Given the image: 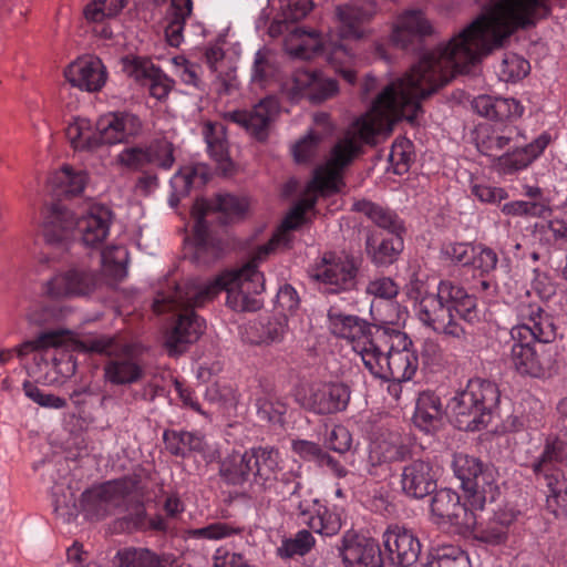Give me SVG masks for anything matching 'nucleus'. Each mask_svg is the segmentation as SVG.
Masks as SVG:
<instances>
[{"label":"nucleus","mask_w":567,"mask_h":567,"mask_svg":"<svg viewBox=\"0 0 567 567\" xmlns=\"http://www.w3.org/2000/svg\"><path fill=\"white\" fill-rule=\"evenodd\" d=\"M476 1L483 7L488 4L476 20L385 85L371 109L353 122V156L363 143H372L380 133H390L394 122H414L421 112V100L501 48L516 29L532 25L549 12L546 0Z\"/></svg>","instance_id":"f257e3e1"},{"label":"nucleus","mask_w":567,"mask_h":567,"mask_svg":"<svg viewBox=\"0 0 567 567\" xmlns=\"http://www.w3.org/2000/svg\"><path fill=\"white\" fill-rule=\"evenodd\" d=\"M316 204L313 197L300 199L286 215L280 228L269 241L256 249L251 259L241 268L228 270L213 279H188L177 290V297L188 305L204 306L212 301L220 291L227 292V306L235 311H256L262 302L258 297L265 290L264 274L258 270L259 264L279 246L289 243L288 231L305 223V214Z\"/></svg>","instance_id":"f03ea898"},{"label":"nucleus","mask_w":567,"mask_h":567,"mask_svg":"<svg viewBox=\"0 0 567 567\" xmlns=\"http://www.w3.org/2000/svg\"><path fill=\"white\" fill-rule=\"evenodd\" d=\"M517 323L511 329L514 343L511 362L523 377L544 379L556 369L555 354L550 349L538 350L532 342L550 343L557 337L554 319L542 307L538 296L526 292L514 306Z\"/></svg>","instance_id":"7ed1b4c3"},{"label":"nucleus","mask_w":567,"mask_h":567,"mask_svg":"<svg viewBox=\"0 0 567 567\" xmlns=\"http://www.w3.org/2000/svg\"><path fill=\"white\" fill-rule=\"evenodd\" d=\"M369 372L382 380L405 382L419 368V357L408 336L399 330L382 331L362 359Z\"/></svg>","instance_id":"20e7f679"},{"label":"nucleus","mask_w":567,"mask_h":567,"mask_svg":"<svg viewBox=\"0 0 567 567\" xmlns=\"http://www.w3.org/2000/svg\"><path fill=\"white\" fill-rule=\"evenodd\" d=\"M63 342L61 331H47L34 340L25 341L17 347V355L23 359L27 354L35 352L30 374L47 385L62 384L71 378L76 370V364L71 354L64 351H51Z\"/></svg>","instance_id":"39448f33"},{"label":"nucleus","mask_w":567,"mask_h":567,"mask_svg":"<svg viewBox=\"0 0 567 567\" xmlns=\"http://www.w3.org/2000/svg\"><path fill=\"white\" fill-rule=\"evenodd\" d=\"M80 348L112 359L104 365V380L113 385H128L142 380L145 365L142 349L136 344L122 343L110 336L89 337L80 342Z\"/></svg>","instance_id":"423d86ee"},{"label":"nucleus","mask_w":567,"mask_h":567,"mask_svg":"<svg viewBox=\"0 0 567 567\" xmlns=\"http://www.w3.org/2000/svg\"><path fill=\"white\" fill-rule=\"evenodd\" d=\"M498 402L497 385L476 378L470 380L466 388L451 399L449 409L456 417L460 429L480 431L492 422Z\"/></svg>","instance_id":"0eeeda50"},{"label":"nucleus","mask_w":567,"mask_h":567,"mask_svg":"<svg viewBox=\"0 0 567 567\" xmlns=\"http://www.w3.org/2000/svg\"><path fill=\"white\" fill-rule=\"evenodd\" d=\"M186 282L187 280L177 284L167 292H159L153 303V309L157 313L181 311L177 321L165 337V347L171 355L183 353L190 343L199 339L205 329L204 320L194 312L198 306L188 305L186 300L177 297V290Z\"/></svg>","instance_id":"6e6552de"},{"label":"nucleus","mask_w":567,"mask_h":567,"mask_svg":"<svg viewBox=\"0 0 567 567\" xmlns=\"http://www.w3.org/2000/svg\"><path fill=\"white\" fill-rule=\"evenodd\" d=\"M452 466L471 507L483 509L487 499H495L498 488L493 467L483 465L478 458L464 453L454 455Z\"/></svg>","instance_id":"1a4fd4ad"},{"label":"nucleus","mask_w":567,"mask_h":567,"mask_svg":"<svg viewBox=\"0 0 567 567\" xmlns=\"http://www.w3.org/2000/svg\"><path fill=\"white\" fill-rule=\"evenodd\" d=\"M247 208L245 200L230 195L219 194L215 200L209 203L205 199H197L192 208L195 233V258L198 261L209 262L218 257L217 247L208 241L207 225L205 216L209 210H218L227 216H240Z\"/></svg>","instance_id":"9d476101"},{"label":"nucleus","mask_w":567,"mask_h":567,"mask_svg":"<svg viewBox=\"0 0 567 567\" xmlns=\"http://www.w3.org/2000/svg\"><path fill=\"white\" fill-rule=\"evenodd\" d=\"M358 267L348 255L326 254L313 264L309 277L328 293H339L354 288Z\"/></svg>","instance_id":"9b49d317"},{"label":"nucleus","mask_w":567,"mask_h":567,"mask_svg":"<svg viewBox=\"0 0 567 567\" xmlns=\"http://www.w3.org/2000/svg\"><path fill=\"white\" fill-rule=\"evenodd\" d=\"M327 318L329 331L338 338L346 339L361 360L375 341V336L382 332H373L365 320L346 313L336 306L329 308Z\"/></svg>","instance_id":"f8f14e48"},{"label":"nucleus","mask_w":567,"mask_h":567,"mask_svg":"<svg viewBox=\"0 0 567 567\" xmlns=\"http://www.w3.org/2000/svg\"><path fill=\"white\" fill-rule=\"evenodd\" d=\"M431 513L435 524L454 527L456 532L466 534L474 532L477 519L474 508L468 509L460 502L457 493L450 488L436 491L431 499Z\"/></svg>","instance_id":"ddd939ff"},{"label":"nucleus","mask_w":567,"mask_h":567,"mask_svg":"<svg viewBox=\"0 0 567 567\" xmlns=\"http://www.w3.org/2000/svg\"><path fill=\"white\" fill-rule=\"evenodd\" d=\"M416 316L424 326L447 339L460 343L467 340L463 326L454 320L453 315L436 295H426L421 298L416 306Z\"/></svg>","instance_id":"4468645a"},{"label":"nucleus","mask_w":567,"mask_h":567,"mask_svg":"<svg viewBox=\"0 0 567 567\" xmlns=\"http://www.w3.org/2000/svg\"><path fill=\"white\" fill-rule=\"evenodd\" d=\"M96 282L95 272L83 268H71L47 280L43 284V290L52 299L83 297L94 290Z\"/></svg>","instance_id":"2eb2a0df"},{"label":"nucleus","mask_w":567,"mask_h":567,"mask_svg":"<svg viewBox=\"0 0 567 567\" xmlns=\"http://www.w3.org/2000/svg\"><path fill=\"white\" fill-rule=\"evenodd\" d=\"M524 140L522 131L511 123H499L493 125H478L476 128V147L488 157L498 162V156Z\"/></svg>","instance_id":"dca6fc26"},{"label":"nucleus","mask_w":567,"mask_h":567,"mask_svg":"<svg viewBox=\"0 0 567 567\" xmlns=\"http://www.w3.org/2000/svg\"><path fill=\"white\" fill-rule=\"evenodd\" d=\"M350 400V389L341 382L315 384L302 399V406L316 414L343 411Z\"/></svg>","instance_id":"f3484780"},{"label":"nucleus","mask_w":567,"mask_h":567,"mask_svg":"<svg viewBox=\"0 0 567 567\" xmlns=\"http://www.w3.org/2000/svg\"><path fill=\"white\" fill-rule=\"evenodd\" d=\"M410 455L409 446L399 433H388L377 439L370 447L368 472L373 476H386L390 463L403 461Z\"/></svg>","instance_id":"a211bd4d"},{"label":"nucleus","mask_w":567,"mask_h":567,"mask_svg":"<svg viewBox=\"0 0 567 567\" xmlns=\"http://www.w3.org/2000/svg\"><path fill=\"white\" fill-rule=\"evenodd\" d=\"M124 495L122 482L109 481L86 489L82 494L81 507L90 519H101L120 504Z\"/></svg>","instance_id":"6ab92c4d"},{"label":"nucleus","mask_w":567,"mask_h":567,"mask_svg":"<svg viewBox=\"0 0 567 567\" xmlns=\"http://www.w3.org/2000/svg\"><path fill=\"white\" fill-rule=\"evenodd\" d=\"M383 546L392 564L399 567L413 565L421 553V544L412 530L391 525L383 533Z\"/></svg>","instance_id":"aec40b11"},{"label":"nucleus","mask_w":567,"mask_h":567,"mask_svg":"<svg viewBox=\"0 0 567 567\" xmlns=\"http://www.w3.org/2000/svg\"><path fill=\"white\" fill-rule=\"evenodd\" d=\"M96 130L101 144L114 145L126 143L131 138L141 135L143 123L141 118L133 113H107L99 118Z\"/></svg>","instance_id":"412c9836"},{"label":"nucleus","mask_w":567,"mask_h":567,"mask_svg":"<svg viewBox=\"0 0 567 567\" xmlns=\"http://www.w3.org/2000/svg\"><path fill=\"white\" fill-rule=\"evenodd\" d=\"M377 11L373 0H354L336 8V19L339 23L341 39L359 40L368 34L362 24L369 21Z\"/></svg>","instance_id":"4be33fe9"},{"label":"nucleus","mask_w":567,"mask_h":567,"mask_svg":"<svg viewBox=\"0 0 567 567\" xmlns=\"http://www.w3.org/2000/svg\"><path fill=\"white\" fill-rule=\"evenodd\" d=\"M276 100L267 97L254 105L249 111H234L227 114L233 123L244 127L250 135L259 141L268 136L269 127L278 114Z\"/></svg>","instance_id":"5701e85b"},{"label":"nucleus","mask_w":567,"mask_h":567,"mask_svg":"<svg viewBox=\"0 0 567 567\" xmlns=\"http://www.w3.org/2000/svg\"><path fill=\"white\" fill-rule=\"evenodd\" d=\"M64 76L74 87L86 92H97L105 85L107 72L100 58L84 55L69 64Z\"/></svg>","instance_id":"b1692460"},{"label":"nucleus","mask_w":567,"mask_h":567,"mask_svg":"<svg viewBox=\"0 0 567 567\" xmlns=\"http://www.w3.org/2000/svg\"><path fill=\"white\" fill-rule=\"evenodd\" d=\"M347 567H383L378 544L354 533H346L339 547Z\"/></svg>","instance_id":"393cba45"},{"label":"nucleus","mask_w":567,"mask_h":567,"mask_svg":"<svg viewBox=\"0 0 567 567\" xmlns=\"http://www.w3.org/2000/svg\"><path fill=\"white\" fill-rule=\"evenodd\" d=\"M437 473L427 460H414L403 466L401 473L402 492L413 498H423L435 491Z\"/></svg>","instance_id":"a878e982"},{"label":"nucleus","mask_w":567,"mask_h":567,"mask_svg":"<svg viewBox=\"0 0 567 567\" xmlns=\"http://www.w3.org/2000/svg\"><path fill=\"white\" fill-rule=\"evenodd\" d=\"M291 83V91L295 95L305 96L312 103L323 102L339 92V85L334 79L310 70L295 71Z\"/></svg>","instance_id":"bb28decb"},{"label":"nucleus","mask_w":567,"mask_h":567,"mask_svg":"<svg viewBox=\"0 0 567 567\" xmlns=\"http://www.w3.org/2000/svg\"><path fill=\"white\" fill-rule=\"evenodd\" d=\"M433 33V27L423 11L408 9L401 12L392 23L390 40L395 47L406 48L416 39Z\"/></svg>","instance_id":"cd10ccee"},{"label":"nucleus","mask_w":567,"mask_h":567,"mask_svg":"<svg viewBox=\"0 0 567 567\" xmlns=\"http://www.w3.org/2000/svg\"><path fill=\"white\" fill-rule=\"evenodd\" d=\"M524 140L512 145L496 162V168L502 174H513L520 169L526 168L533 161L539 157L550 142L548 134L543 133L529 144H525Z\"/></svg>","instance_id":"c85d7f7f"},{"label":"nucleus","mask_w":567,"mask_h":567,"mask_svg":"<svg viewBox=\"0 0 567 567\" xmlns=\"http://www.w3.org/2000/svg\"><path fill=\"white\" fill-rule=\"evenodd\" d=\"M251 483L259 491H270L281 471L278 450L269 446L254 447Z\"/></svg>","instance_id":"c756f323"},{"label":"nucleus","mask_w":567,"mask_h":567,"mask_svg":"<svg viewBox=\"0 0 567 567\" xmlns=\"http://www.w3.org/2000/svg\"><path fill=\"white\" fill-rule=\"evenodd\" d=\"M75 223L73 212L60 204L45 207L42 212V233L50 244L68 239L75 230Z\"/></svg>","instance_id":"7c9ffc66"},{"label":"nucleus","mask_w":567,"mask_h":567,"mask_svg":"<svg viewBox=\"0 0 567 567\" xmlns=\"http://www.w3.org/2000/svg\"><path fill=\"white\" fill-rule=\"evenodd\" d=\"M284 40L286 52L296 59L310 60L323 54L326 49V39H322L316 30L305 28H293L286 31Z\"/></svg>","instance_id":"2f4dec72"},{"label":"nucleus","mask_w":567,"mask_h":567,"mask_svg":"<svg viewBox=\"0 0 567 567\" xmlns=\"http://www.w3.org/2000/svg\"><path fill=\"white\" fill-rule=\"evenodd\" d=\"M111 217V212L104 207H92L87 214L76 217L75 229L85 246L96 247L105 240Z\"/></svg>","instance_id":"473e14b6"},{"label":"nucleus","mask_w":567,"mask_h":567,"mask_svg":"<svg viewBox=\"0 0 567 567\" xmlns=\"http://www.w3.org/2000/svg\"><path fill=\"white\" fill-rule=\"evenodd\" d=\"M436 296L443 302L449 312L455 311L463 320L472 322L477 319V306L474 296L463 287L452 281H441Z\"/></svg>","instance_id":"72a5a7b5"},{"label":"nucleus","mask_w":567,"mask_h":567,"mask_svg":"<svg viewBox=\"0 0 567 567\" xmlns=\"http://www.w3.org/2000/svg\"><path fill=\"white\" fill-rule=\"evenodd\" d=\"M163 437L166 449L177 456L197 452L207 462H213L218 455L215 447L207 446L203 436L192 432L165 431Z\"/></svg>","instance_id":"f704fd0d"},{"label":"nucleus","mask_w":567,"mask_h":567,"mask_svg":"<svg viewBox=\"0 0 567 567\" xmlns=\"http://www.w3.org/2000/svg\"><path fill=\"white\" fill-rule=\"evenodd\" d=\"M254 447L244 452L233 451L227 454L219 465V474L227 484L243 485L251 481V460Z\"/></svg>","instance_id":"c9c22d12"},{"label":"nucleus","mask_w":567,"mask_h":567,"mask_svg":"<svg viewBox=\"0 0 567 567\" xmlns=\"http://www.w3.org/2000/svg\"><path fill=\"white\" fill-rule=\"evenodd\" d=\"M203 135L207 144V151L216 162L218 169L225 175L229 174L233 171V162L228 154L224 125L207 122L203 126Z\"/></svg>","instance_id":"e433bc0d"},{"label":"nucleus","mask_w":567,"mask_h":567,"mask_svg":"<svg viewBox=\"0 0 567 567\" xmlns=\"http://www.w3.org/2000/svg\"><path fill=\"white\" fill-rule=\"evenodd\" d=\"M291 481L289 477H284L287 484H291V491L286 499L288 511L300 524L308 525L319 502L305 491L301 481L296 475L291 474Z\"/></svg>","instance_id":"4c0bfd02"},{"label":"nucleus","mask_w":567,"mask_h":567,"mask_svg":"<svg viewBox=\"0 0 567 567\" xmlns=\"http://www.w3.org/2000/svg\"><path fill=\"white\" fill-rule=\"evenodd\" d=\"M280 12L269 27V34L277 37L289 30V23L305 19L313 9L312 0H279Z\"/></svg>","instance_id":"58836bf2"},{"label":"nucleus","mask_w":567,"mask_h":567,"mask_svg":"<svg viewBox=\"0 0 567 567\" xmlns=\"http://www.w3.org/2000/svg\"><path fill=\"white\" fill-rule=\"evenodd\" d=\"M442 417V404L434 393L422 392L415 405L413 422L420 430L429 433L439 427Z\"/></svg>","instance_id":"ea45409f"},{"label":"nucleus","mask_w":567,"mask_h":567,"mask_svg":"<svg viewBox=\"0 0 567 567\" xmlns=\"http://www.w3.org/2000/svg\"><path fill=\"white\" fill-rule=\"evenodd\" d=\"M89 175L83 169H74L69 165L62 166L49 177V184L58 194L78 195L83 192Z\"/></svg>","instance_id":"a19ab883"},{"label":"nucleus","mask_w":567,"mask_h":567,"mask_svg":"<svg viewBox=\"0 0 567 567\" xmlns=\"http://www.w3.org/2000/svg\"><path fill=\"white\" fill-rule=\"evenodd\" d=\"M403 249L401 235H390L380 241L371 235L367 239V251L372 261L378 266L392 264Z\"/></svg>","instance_id":"79ce46f5"},{"label":"nucleus","mask_w":567,"mask_h":567,"mask_svg":"<svg viewBox=\"0 0 567 567\" xmlns=\"http://www.w3.org/2000/svg\"><path fill=\"white\" fill-rule=\"evenodd\" d=\"M66 137L72 147L79 151H91L101 144L96 126L85 117H76L68 125Z\"/></svg>","instance_id":"37998d69"},{"label":"nucleus","mask_w":567,"mask_h":567,"mask_svg":"<svg viewBox=\"0 0 567 567\" xmlns=\"http://www.w3.org/2000/svg\"><path fill=\"white\" fill-rule=\"evenodd\" d=\"M209 171L205 164L184 166L171 178V186L178 196L187 195L193 187H199L208 181Z\"/></svg>","instance_id":"c03bdc74"},{"label":"nucleus","mask_w":567,"mask_h":567,"mask_svg":"<svg viewBox=\"0 0 567 567\" xmlns=\"http://www.w3.org/2000/svg\"><path fill=\"white\" fill-rule=\"evenodd\" d=\"M354 207L378 227L388 230L389 236L401 234L402 221L394 212L367 200L357 203Z\"/></svg>","instance_id":"a18cd8bd"},{"label":"nucleus","mask_w":567,"mask_h":567,"mask_svg":"<svg viewBox=\"0 0 567 567\" xmlns=\"http://www.w3.org/2000/svg\"><path fill=\"white\" fill-rule=\"evenodd\" d=\"M118 567H165L162 555L144 548L128 547L121 549L115 556Z\"/></svg>","instance_id":"49530a36"},{"label":"nucleus","mask_w":567,"mask_h":567,"mask_svg":"<svg viewBox=\"0 0 567 567\" xmlns=\"http://www.w3.org/2000/svg\"><path fill=\"white\" fill-rule=\"evenodd\" d=\"M307 526L320 535H336L342 526L341 512L337 506L328 507L318 504L313 516Z\"/></svg>","instance_id":"de8ad7c7"},{"label":"nucleus","mask_w":567,"mask_h":567,"mask_svg":"<svg viewBox=\"0 0 567 567\" xmlns=\"http://www.w3.org/2000/svg\"><path fill=\"white\" fill-rule=\"evenodd\" d=\"M323 55L328 61L333 64L343 79L352 84L355 81V72L351 69H341V65H347L353 60V54L348 50L346 45L336 41L333 34L330 32L326 38V49Z\"/></svg>","instance_id":"09e8293b"},{"label":"nucleus","mask_w":567,"mask_h":567,"mask_svg":"<svg viewBox=\"0 0 567 567\" xmlns=\"http://www.w3.org/2000/svg\"><path fill=\"white\" fill-rule=\"evenodd\" d=\"M288 333L287 318L285 316L274 317L267 323L260 326L257 336L247 333V341L256 346H271L284 341Z\"/></svg>","instance_id":"8fccbe9b"},{"label":"nucleus","mask_w":567,"mask_h":567,"mask_svg":"<svg viewBox=\"0 0 567 567\" xmlns=\"http://www.w3.org/2000/svg\"><path fill=\"white\" fill-rule=\"evenodd\" d=\"M567 463V444L560 440L547 442L542 454L533 463V471L539 475L542 472L556 471L557 464Z\"/></svg>","instance_id":"3c124183"},{"label":"nucleus","mask_w":567,"mask_h":567,"mask_svg":"<svg viewBox=\"0 0 567 567\" xmlns=\"http://www.w3.org/2000/svg\"><path fill=\"white\" fill-rule=\"evenodd\" d=\"M128 252L122 246H112L101 254L102 268L106 276L122 280L127 275Z\"/></svg>","instance_id":"603ef678"},{"label":"nucleus","mask_w":567,"mask_h":567,"mask_svg":"<svg viewBox=\"0 0 567 567\" xmlns=\"http://www.w3.org/2000/svg\"><path fill=\"white\" fill-rule=\"evenodd\" d=\"M529 70L527 60L515 53H506L497 68V75L504 82H516L525 78Z\"/></svg>","instance_id":"864d4df0"},{"label":"nucleus","mask_w":567,"mask_h":567,"mask_svg":"<svg viewBox=\"0 0 567 567\" xmlns=\"http://www.w3.org/2000/svg\"><path fill=\"white\" fill-rule=\"evenodd\" d=\"M315 537L306 529L299 530L295 537L281 542L277 548V554L281 558H291L293 556H303L315 546Z\"/></svg>","instance_id":"5fc2aeb1"},{"label":"nucleus","mask_w":567,"mask_h":567,"mask_svg":"<svg viewBox=\"0 0 567 567\" xmlns=\"http://www.w3.org/2000/svg\"><path fill=\"white\" fill-rule=\"evenodd\" d=\"M128 0H93L84 8V17L90 22H102L117 16Z\"/></svg>","instance_id":"6e6d98bb"},{"label":"nucleus","mask_w":567,"mask_h":567,"mask_svg":"<svg viewBox=\"0 0 567 567\" xmlns=\"http://www.w3.org/2000/svg\"><path fill=\"white\" fill-rule=\"evenodd\" d=\"M148 165L168 171L175 163L174 146L165 140H155L146 145Z\"/></svg>","instance_id":"4d7b16f0"},{"label":"nucleus","mask_w":567,"mask_h":567,"mask_svg":"<svg viewBox=\"0 0 567 567\" xmlns=\"http://www.w3.org/2000/svg\"><path fill=\"white\" fill-rule=\"evenodd\" d=\"M243 528L227 522H214L207 526L189 530L194 539L221 540L238 535Z\"/></svg>","instance_id":"13d9d810"},{"label":"nucleus","mask_w":567,"mask_h":567,"mask_svg":"<svg viewBox=\"0 0 567 567\" xmlns=\"http://www.w3.org/2000/svg\"><path fill=\"white\" fill-rule=\"evenodd\" d=\"M371 313L374 320L381 324L400 326L406 318V310L393 301L384 305L372 302Z\"/></svg>","instance_id":"bf43d9fd"},{"label":"nucleus","mask_w":567,"mask_h":567,"mask_svg":"<svg viewBox=\"0 0 567 567\" xmlns=\"http://www.w3.org/2000/svg\"><path fill=\"white\" fill-rule=\"evenodd\" d=\"M122 70L127 76L145 84L157 68L148 59L125 56L122 59Z\"/></svg>","instance_id":"052dcab7"},{"label":"nucleus","mask_w":567,"mask_h":567,"mask_svg":"<svg viewBox=\"0 0 567 567\" xmlns=\"http://www.w3.org/2000/svg\"><path fill=\"white\" fill-rule=\"evenodd\" d=\"M502 212L512 216L545 217L550 212L548 205L537 200H514L503 205Z\"/></svg>","instance_id":"680f3d73"},{"label":"nucleus","mask_w":567,"mask_h":567,"mask_svg":"<svg viewBox=\"0 0 567 567\" xmlns=\"http://www.w3.org/2000/svg\"><path fill=\"white\" fill-rule=\"evenodd\" d=\"M121 167L130 171H141L148 165L147 151L145 146H131L123 148L115 157Z\"/></svg>","instance_id":"e2e57ef3"},{"label":"nucleus","mask_w":567,"mask_h":567,"mask_svg":"<svg viewBox=\"0 0 567 567\" xmlns=\"http://www.w3.org/2000/svg\"><path fill=\"white\" fill-rule=\"evenodd\" d=\"M426 567H471V561L464 550L457 547H446Z\"/></svg>","instance_id":"0e129e2a"},{"label":"nucleus","mask_w":567,"mask_h":567,"mask_svg":"<svg viewBox=\"0 0 567 567\" xmlns=\"http://www.w3.org/2000/svg\"><path fill=\"white\" fill-rule=\"evenodd\" d=\"M399 285L390 277H377L371 279L365 292L378 299L392 301L399 293Z\"/></svg>","instance_id":"69168bd1"},{"label":"nucleus","mask_w":567,"mask_h":567,"mask_svg":"<svg viewBox=\"0 0 567 567\" xmlns=\"http://www.w3.org/2000/svg\"><path fill=\"white\" fill-rule=\"evenodd\" d=\"M474 257L471 259L470 266L478 270L481 274H489L496 269L498 257L492 248L477 245L473 251Z\"/></svg>","instance_id":"338daca9"},{"label":"nucleus","mask_w":567,"mask_h":567,"mask_svg":"<svg viewBox=\"0 0 567 567\" xmlns=\"http://www.w3.org/2000/svg\"><path fill=\"white\" fill-rule=\"evenodd\" d=\"M182 10L176 6L171 7L169 22L165 28V35L172 47H178L183 40L184 23L190 14H182Z\"/></svg>","instance_id":"774afa93"}]
</instances>
